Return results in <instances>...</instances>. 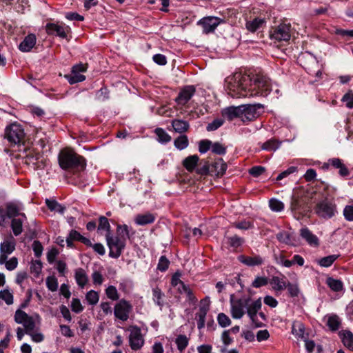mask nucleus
I'll return each instance as SVG.
<instances>
[{"mask_svg":"<svg viewBox=\"0 0 353 353\" xmlns=\"http://www.w3.org/2000/svg\"><path fill=\"white\" fill-rule=\"evenodd\" d=\"M227 90L233 98L268 96L272 90L270 79L263 74L236 73L226 79Z\"/></svg>","mask_w":353,"mask_h":353,"instance_id":"1","label":"nucleus"},{"mask_svg":"<svg viewBox=\"0 0 353 353\" xmlns=\"http://www.w3.org/2000/svg\"><path fill=\"white\" fill-rule=\"evenodd\" d=\"M230 313L233 319H240L247 313L255 327L263 325V323L257 320V313L262 306L261 298L252 302L250 296L243 295L238 297L232 294L230 296Z\"/></svg>","mask_w":353,"mask_h":353,"instance_id":"2","label":"nucleus"},{"mask_svg":"<svg viewBox=\"0 0 353 353\" xmlns=\"http://www.w3.org/2000/svg\"><path fill=\"white\" fill-rule=\"evenodd\" d=\"M58 160L60 167L63 170L81 171L86 166V161L84 157L69 149L61 150L59 154Z\"/></svg>","mask_w":353,"mask_h":353,"instance_id":"3","label":"nucleus"},{"mask_svg":"<svg viewBox=\"0 0 353 353\" xmlns=\"http://www.w3.org/2000/svg\"><path fill=\"white\" fill-rule=\"evenodd\" d=\"M105 239L110 250L109 256L118 259L125 247L126 238L113 236L111 234H105Z\"/></svg>","mask_w":353,"mask_h":353,"instance_id":"4","label":"nucleus"},{"mask_svg":"<svg viewBox=\"0 0 353 353\" xmlns=\"http://www.w3.org/2000/svg\"><path fill=\"white\" fill-rule=\"evenodd\" d=\"M5 137L12 145H20L24 141V130L21 125L12 123L6 128Z\"/></svg>","mask_w":353,"mask_h":353,"instance_id":"5","label":"nucleus"},{"mask_svg":"<svg viewBox=\"0 0 353 353\" xmlns=\"http://www.w3.org/2000/svg\"><path fill=\"white\" fill-rule=\"evenodd\" d=\"M314 210L319 216L325 219H331L337 212L336 204L328 199L319 201L316 205Z\"/></svg>","mask_w":353,"mask_h":353,"instance_id":"6","label":"nucleus"},{"mask_svg":"<svg viewBox=\"0 0 353 353\" xmlns=\"http://www.w3.org/2000/svg\"><path fill=\"white\" fill-rule=\"evenodd\" d=\"M291 24L282 23L270 30V36L272 39L278 41H288L291 38Z\"/></svg>","mask_w":353,"mask_h":353,"instance_id":"7","label":"nucleus"},{"mask_svg":"<svg viewBox=\"0 0 353 353\" xmlns=\"http://www.w3.org/2000/svg\"><path fill=\"white\" fill-rule=\"evenodd\" d=\"M290 209L294 216L300 219L307 212V202L303 197L292 196L290 203Z\"/></svg>","mask_w":353,"mask_h":353,"instance_id":"8","label":"nucleus"},{"mask_svg":"<svg viewBox=\"0 0 353 353\" xmlns=\"http://www.w3.org/2000/svg\"><path fill=\"white\" fill-rule=\"evenodd\" d=\"M21 210V205L15 202H8L6 204V209H0V221H4L6 217L9 219H14L17 216H21L25 219L26 216L24 213H20Z\"/></svg>","mask_w":353,"mask_h":353,"instance_id":"9","label":"nucleus"},{"mask_svg":"<svg viewBox=\"0 0 353 353\" xmlns=\"http://www.w3.org/2000/svg\"><path fill=\"white\" fill-rule=\"evenodd\" d=\"M132 310L131 304L125 299H121L117 303L114 309V314L117 319L126 321Z\"/></svg>","mask_w":353,"mask_h":353,"instance_id":"10","label":"nucleus"},{"mask_svg":"<svg viewBox=\"0 0 353 353\" xmlns=\"http://www.w3.org/2000/svg\"><path fill=\"white\" fill-rule=\"evenodd\" d=\"M130 332L129 342L131 349L135 351L141 349L144 344L141 329L136 325L132 326L130 327Z\"/></svg>","mask_w":353,"mask_h":353,"instance_id":"11","label":"nucleus"},{"mask_svg":"<svg viewBox=\"0 0 353 353\" xmlns=\"http://www.w3.org/2000/svg\"><path fill=\"white\" fill-rule=\"evenodd\" d=\"M223 20L216 17H203L198 21V24L203 28V32L209 34L213 32L216 27L223 23Z\"/></svg>","mask_w":353,"mask_h":353,"instance_id":"12","label":"nucleus"},{"mask_svg":"<svg viewBox=\"0 0 353 353\" xmlns=\"http://www.w3.org/2000/svg\"><path fill=\"white\" fill-rule=\"evenodd\" d=\"M210 302L209 297L203 299L201 301L202 305L199 307V312L196 314L197 327L199 330L205 327V317L210 309Z\"/></svg>","mask_w":353,"mask_h":353,"instance_id":"13","label":"nucleus"},{"mask_svg":"<svg viewBox=\"0 0 353 353\" xmlns=\"http://www.w3.org/2000/svg\"><path fill=\"white\" fill-rule=\"evenodd\" d=\"M243 105V108L245 109L242 114L243 121H250L254 120L258 117L257 110L263 108V105L260 103L254 105L247 104Z\"/></svg>","mask_w":353,"mask_h":353,"instance_id":"14","label":"nucleus"},{"mask_svg":"<svg viewBox=\"0 0 353 353\" xmlns=\"http://www.w3.org/2000/svg\"><path fill=\"white\" fill-rule=\"evenodd\" d=\"M195 88L193 85H188L183 88L176 98V102L181 105H185L195 93Z\"/></svg>","mask_w":353,"mask_h":353,"instance_id":"15","label":"nucleus"},{"mask_svg":"<svg viewBox=\"0 0 353 353\" xmlns=\"http://www.w3.org/2000/svg\"><path fill=\"white\" fill-rule=\"evenodd\" d=\"M238 260L248 267L259 266L264 263V259L254 254L252 256L240 255L238 256Z\"/></svg>","mask_w":353,"mask_h":353,"instance_id":"16","label":"nucleus"},{"mask_svg":"<svg viewBox=\"0 0 353 353\" xmlns=\"http://www.w3.org/2000/svg\"><path fill=\"white\" fill-rule=\"evenodd\" d=\"M245 109L243 105L230 106L222 110V116L229 121H232L235 118H241L242 119L243 111Z\"/></svg>","mask_w":353,"mask_h":353,"instance_id":"17","label":"nucleus"},{"mask_svg":"<svg viewBox=\"0 0 353 353\" xmlns=\"http://www.w3.org/2000/svg\"><path fill=\"white\" fill-rule=\"evenodd\" d=\"M68 27H64L57 23H49L46 25V32L48 34L58 36L62 39L67 37Z\"/></svg>","mask_w":353,"mask_h":353,"instance_id":"18","label":"nucleus"},{"mask_svg":"<svg viewBox=\"0 0 353 353\" xmlns=\"http://www.w3.org/2000/svg\"><path fill=\"white\" fill-rule=\"evenodd\" d=\"M300 236L312 247L319 245V238L314 234L307 228H302L300 230Z\"/></svg>","mask_w":353,"mask_h":353,"instance_id":"19","label":"nucleus"},{"mask_svg":"<svg viewBox=\"0 0 353 353\" xmlns=\"http://www.w3.org/2000/svg\"><path fill=\"white\" fill-rule=\"evenodd\" d=\"M37 37L34 34H28L21 42L19 49L23 52H30L35 46Z\"/></svg>","mask_w":353,"mask_h":353,"instance_id":"20","label":"nucleus"},{"mask_svg":"<svg viewBox=\"0 0 353 353\" xmlns=\"http://www.w3.org/2000/svg\"><path fill=\"white\" fill-rule=\"evenodd\" d=\"M272 289L276 292H281L286 288V280L284 276L279 277L273 276L269 281Z\"/></svg>","mask_w":353,"mask_h":353,"instance_id":"21","label":"nucleus"},{"mask_svg":"<svg viewBox=\"0 0 353 353\" xmlns=\"http://www.w3.org/2000/svg\"><path fill=\"white\" fill-rule=\"evenodd\" d=\"M265 19L256 17L252 20L248 21L245 27L248 31L254 32L265 26Z\"/></svg>","mask_w":353,"mask_h":353,"instance_id":"22","label":"nucleus"},{"mask_svg":"<svg viewBox=\"0 0 353 353\" xmlns=\"http://www.w3.org/2000/svg\"><path fill=\"white\" fill-rule=\"evenodd\" d=\"M155 221V216L150 212L139 214L134 219V222L138 225H145L152 223Z\"/></svg>","mask_w":353,"mask_h":353,"instance_id":"23","label":"nucleus"},{"mask_svg":"<svg viewBox=\"0 0 353 353\" xmlns=\"http://www.w3.org/2000/svg\"><path fill=\"white\" fill-rule=\"evenodd\" d=\"M75 281L81 288H83L88 282V276L83 268H77L74 272Z\"/></svg>","mask_w":353,"mask_h":353,"instance_id":"24","label":"nucleus"},{"mask_svg":"<svg viewBox=\"0 0 353 353\" xmlns=\"http://www.w3.org/2000/svg\"><path fill=\"white\" fill-rule=\"evenodd\" d=\"M171 123L174 130L180 134L187 132L190 128L189 123L183 119H173Z\"/></svg>","mask_w":353,"mask_h":353,"instance_id":"25","label":"nucleus"},{"mask_svg":"<svg viewBox=\"0 0 353 353\" xmlns=\"http://www.w3.org/2000/svg\"><path fill=\"white\" fill-rule=\"evenodd\" d=\"M343 345L349 350L353 351V334L349 330H343L339 332Z\"/></svg>","mask_w":353,"mask_h":353,"instance_id":"26","label":"nucleus"},{"mask_svg":"<svg viewBox=\"0 0 353 353\" xmlns=\"http://www.w3.org/2000/svg\"><path fill=\"white\" fill-rule=\"evenodd\" d=\"M199 161L198 155H190L183 161V165L188 172H192L197 165Z\"/></svg>","mask_w":353,"mask_h":353,"instance_id":"27","label":"nucleus"},{"mask_svg":"<svg viewBox=\"0 0 353 353\" xmlns=\"http://www.w3.org/2000/svg\"><path fill=\"white\" fill-rule=\"evenodd\" d=\"M15 250V241L13 237L10 240L4 241L0 245V252L10 254Z\"/></svg>","mask_w":353,"mask_h":353,"instance_id":"28","label":"nucleus"},{"mask_svg":"<svg viewBox=\"0 0 353 353\" xmlns=\"http://www.w3.org/2000/svg\"><path fill=\"white\" fill-rule=\"evenodd\" d=\"M165 294L158 287L152 289V300L160 307L164 305Z\"/></svg>","mask_w":353,"mask_h":353,"instance_id":"29","label":"nucleus"},{"mask_svg":"<svg viewBox=\"0 0 353 353\" xmlns=\"http://www.w3.org/2000/svg\"><path fill=\"white\" fill-rule=\"evenodd\" d=\"M45 203L48 208L52 212L54 211L63 214L65 210V208L59 203L56 200L46 199Z\"/></svg>","mask_w":353,"mask_h":353,"instance_id":"30","label":"nucleus"},{"mask_svg":"<svg viewBox=\"0 0 353 353\" xmlns=\"http://www.w3.org/2000/svg\"><path fill=\"white\" fill-rule=\"evenodd\" d=\"M281 145V142L272 138L261 144V149L266 151H275Z\"/></svg>","mask_w":353,"mask_h":353,"instance_id":"31","label":"nucleus"},{"mask_svg":"<svg viewBox=\"0 0 353 353\" xmlns=\"http://www.w3.org/2000/svg\"><path fill=\"white\" fill-rule=\"evenodd\" d=\"M339 256V254H332L323 257L317 261V263L321 267L329 268L334 263Z\"/></svg>","mask_w":353,"mask_h":353,"instance_id":"32","label":"nucleus"},{"mask_svg":"<svg viewBox=\"0 0 353 353\" xmlns=\"http://www.w3.org/2000/svg\"><path fill=\"white\" fill-rule=\"evenodd\" d=\"M154 133L157 136V141L159 143H167L171 141L170 135H169L163 128H156Z\"/></svg>","mask_w":353,"mask_h":353,"instance_id":"33","label":"nucleus"},{"mask_svg":"<svg viewBox=\"0 0 353 353\" xmlns=\"http://www.w3.org/2000/svg\"><path fill=\"white\" fill-rule=\"evenodd\" d=\"M189 339L185 335L179 334L175 339V343L177 346V349L182 352L188 345Z\"/></svg>","mask_w":353,"mask_h":353,"instance_id":"34","label":"nucleus"},{"mask_svg":"<svg viewBox=\"0 0 353 353\" xmlns=\"http://www.w3.org/2000/svg\"><path fill=\"white\" fill-rule=\"evenodd\" d=\"M326 283L330 288L334 292H340L343 290V284L340 280L329 277Z\"/></svg>","mask_w":353,"mask_h":353,"instance_id":"35","label":"nucleus"},{"mask_svg":"<svg viewBox=\"0 0 353 353\" xmlns=\"http://www.w3.org/2000/svg\"><path fill=\"white\" fill-rule=\"evenodd\" d=\"M11 228L13 234L17 236L23 232V220L21 219L14 218L11 221Z\"/></svg>","mask_w":353,"mask_h":353,"instance_id":"36","label":"nucleus"},{"mask_svg":"<svg viewBox=\"0 0 353 353\" xmlns=\"http://www.w3.org/2000/svg\"><path fill=\"white\" fill-rule=\"evenodd\" d=\"M188 144L189 141L188 137L185 134L178 137L174 141V146L180 150L185 149L188 146Z\"/></svg>","mask_w":353,"mask_h":353,"instance_id":"37","label":"nucleus"},{"mask_svg":"<svg viewBox=\"0 0 353 353\" xmlns=\"http://www.w3.org/2000/svg\"><path fill=\"white\" fill-rule=\"evenodd\" d=\"M25 329L26 334H31L35 328V321L33 316H28L23 323H21Z\"/></svg>","mask_w":353,"mask_h":353,"instance_id":"38","label":"nucleus"},{"mask_svg":"<svg viewBox=\"0 0 353 353\" xmlns=\"http://www.w3.org/2000/svg\"><path fill=\"white\" fill-rule=\"evenodd\" d=\"M65 78L70 84L81 82L85 79V77L84 75L72 71L70 74L65 75Z\"/></svg>","mask_w":353,"mask_h":353,"instance_id":"39","label":"nucleus"},{"mask_svg":"<svg viewBox=\"0 0 353 353\" xmlns=\"http://www.w3.org/2000/svg\"><path fill=\"white\" fill-rule=\"evenodd\" d=\"M340 319L336 315L330 316L327 319V325L332 331L337 330L340 327Z\"/></svg>","mask_w":353,"mask_h":353,"instance_id":"40","label":"nucleus"},{"mask_svg":"<svg viewBox=\"0 0 353 353\" xmlns=\"http://www.w3.org/2000/svg\"><path fill=\"white\" fill-rule=\"evenodd\" d=\"M269 206L274 212H281L284 209V203L279 199H271L269 201Z\"/></svg>","mask_w":353,"mask_h":353,"instance_id":"41","label":"nucleus"},{"mask_svg":"<svg viewBox=\"0 0 353 353\" xmlns=\"http://www.w3.org/2000/svg\"><path fill=\"white\" fill-rule=\"evenodd\" d=\"M85 299L90 305H94L99 302V295L96 291L90 290L87 292Z\"/></svg>","mask_w":353,"mask_h":353,"instance_id":"42","label":"nucleus"},{"mask_svg":"<svg viewBox=\"0 0 353 353\" xmlns=\"http://www.w3.org/2000/svg\"><path fill=\"white\" fill-rule=\"evenodd\" d=\"M99 224L98 226V230H105L106 231V234H111L110 233V225L109 223L108 219L102 216L99 217Z\"/></svg>","mask_w":353,"mask_h":353,"instance_id":"43","label":"nucleus"},{"mask_svg":"<svg viewBox=\"0 0 353 353\" xmlns=\"http://www.w3.org/2000/svg\"><path fill=\"white\" fill-rule=\"evenodd\" d=\"M227 240H228V243L231 247L234 248H239L244 242L243 239L237 235L228 237Z\"/></svg>","mask_w":353,"mask_h":353,"instance_id":"44","label":"nucleus"},{"mask_svg":"<svg viewBox=\"0 0 353 353\" xmlns=\"http://www.w3.org/2000/svg\"><path fill=\"white\" fill-rule=\"evenodd\" d=\"M268 283L269 279L268 277L257 276L252 281V286L255 288H259L261 287L265 286Z\"/></svg>","mask_w":353,"mask_h":353,"instance_id":"45","label":"nucleus"},{"mask_svg":"<svg viewBox=\"0 0 353 353\" xmlns=\"http://www.w3.org/2000/svg\"><path fill=\"white\" fill-rule=\"evenodd\" d=\"M117 233V236L126 238V239L130 238L129 229L127 225H118Z\"/></svg>","mask_w":353,"mask_h":353,"instance_id":"46","label":"nucleus"},{"mask_svg":"<svg viewBox=\"0 0 353 353\" xmlns=\"http://www.w3.org/2000/svg\"><path fill=\"white\" fill-rule=\"evenodd\" d=\"M105 294L112 301H117L119 299L117 290L116 287L113 285H110L106 288Z\"/></svg>","mask_w":353,"mask_h":353,"instance_id":"47","label":"nucleus"},{"mask_svg":"<svg viewBox=\"0 0 353 353\" xmlns=\"http://www.w3.org/2000/svg\"><path fill=\"white\" fill-rule=\"evenodd\" d=\"M0 299L3 300L7 305L13 303V295L8 290L0 291Z\"/></svg>","mask_w":353,"mask_h":353,"instance_id":"48","label":"nucleus"},{"mask_svg":"<svg viewBox=\"0 0 353 353\" xmlns=\"http://www.w3.org/2000/svg\"><path fill=\"white\" fill-rule=\"evenodd\" d=\"M341 101L345 103V105L349 109L353 108V92L352 90L345 93L341 99Z\"/></svg>","mask_w":353,"mask_h":353,"instance_id":"49","label":"nucleus"},{"mask_svg":"<svg viewBox=\"0 0 353 353\" xmlns=\"http://www.w3.org/2000/svg\"><path fill=\"white\" fill-rule=\"evenodd\" d=\"M219 325L222 327H225L231 324L230 319L224 313H220L217 316Z\"/></svg>","mask_w":353,"mask_h":353,"instance_id":"50","label":"nucleus"},{"mask_svg":"<svg viewBox=\"0 0 353 353\" xmlns=\"http://www.w3.org/2000/svg\"><path fill=\"white\" fill-rule=\"evenodd\" d=\"M46 286L52 292H55L58 289V281L54 276H48L46 279Z\"/></svg>","mask_w":353,"mask_h":353,"instance_id":"51","label":"nucleus"},{"mask_svg":"<svg viewBox=\"0 0 353 353\" xmlns=\"http://www.w3.org/2000/svg\"><path fill=\"white\" fill-rule=\"evenodd\" d=\"M170 265V261L167 259L165 256H161L159 260V263L157 265V270L161 272L166 271Z\"/></svg>","mask_w":353,"mask_h":353,"instance_id":"52","label":"nucleus"},{"mask_svg":"<svg viewBox=\"0 0 353 353\" xmlns=\"http://www.w3.org/2000/svg\"><path fill=\"white\" fill-rule=\"evenodd\" d=\"M212 146V141L208 139L201 140L199 143V151L201 154L207 152Z\"/></svg>","mask_w":353,"mask_h":353,"instance_id":"53","label":"nucleus"},{"mask_svg":"<svg viewBox=\"0 0 353 353\" xmlns=\"http://www.w3.org/2000/svg\"><path fill=\"white\" fill-rule=\"evenodd\" d=\"M286 288L291 297L298 296L299 294V289L296 284H293L290 282L286 283Z\"/></svg>","mask_w":353,"mask_h":353,"instance_id":"54","label":"nucleus"},{"mask_svg":"<svg viewBox=\"0 0 353 353\" xmlns=\"http://www.w3.org/2000/svg\"><path fill=\"white\" fill-rule=\"evenodd\" d=\"M29 315L21 309L17 310L14 314V321L17 323L21 324Z\"/></svg>","mask_w":353,"mask_h":353,"instance_id":"55","label":"nucleus"},{"mask_svg":"<svg viewBox=\"0 0 353 353\" xmlns=\"http://www.w3.org/2000/svg\"><path fill=\"white\" fill-rule=\"evenodd\" d=\"M212 151L216 154L223 155L226 153V148L220 143L216 142L213 144L212 143Z\"/></svg>","mask_w":353,"mask_h":353,"instance_id":"56","label":"nucleus"},{"mask_svg":"<svg viewBox=\"0 0 353 353\" xmlns=\"http://www.w3.org/2000/svg\"><path fill=\"white\" fill-rule=\"evenodd\" d=\"M276 239L281 243H283L285 244L290 243V235L286 231H281L276 234Z\"/></svg>","mask_w":353,"mask_h":353,"instance_id":"57","label":"nucleus"},{"mask_svg":"<svg viewBox=\"0 0 353 353\" xmlns=\"http://www.w3.org/2000/svg\"><path fill=\"white\" fill-rule=\"evenodd\" d=\"M233 226L237 229L244 230H247L254 227L252 223L245 220L237 223H234Z\"/></svg>","mask_w":353,"mask_h":353,"instance_id":"58","label":"nucleus"},{"mask_svg":"<svg viewBox=\"0 0 353 353\" xmlns=\"http://www.w3.org/2000/svg\"><path fill=\"white\" fill-rule=\"evenodd\" d=\"M42 270V263L41 261L36 260L32 263L30 266V270L32 273H34L35 276H38Z\"/></svg>","mask_w":353,"mask_h":353,"instance_id":"59","label":"nucleus"},{"mask_svg":"<svg viewBox=\"0 0 353 353\" xmlns=\"http://www.w3.org/2000/svg\"><path fill=\"white\" fill-rule=\"evenodd\" d=\"M223 124V121L220 119H214L212 122L208 123L206 127L208 131H214L217 130Z\"/></svg>","mask_w":353,"mask_h":353,"instance_id":"60","label":"nucleus"},{"mask_svg":"<svg viewBox=\"0 0 353 353\" xmlns=\"http://www.w3.org/2000/svg\"><path fill=\"white\" fill-rule=\"evenodd\" d=\"M265 168L261 165L254 166L250 169L249 173L254 177H258L264 173Z\"/></svg>","mask_w":353,"mask_h":353,"instance_id":"61","label":"nucleus"},{"mask_svg":"<svg viewBox=\"0 0 353 353\" xmlns=\"http://www.w3.org/2000/svg\"><path fill=\"white\" fill-rule=\"evenodd\" d=\"M56 269L61 276H65L67 272V264L65 261L59 260L56 262Z\"/></svg>","mask_w":353,"mask_h":353,"instance_id":"62","label":"nucleus"},{"mask_svg":"<svg viewBox=\"0 0 353 353\" xmlns=\"http://www.w3.org/2000/svg\"><path fill=\"white\" fill-rule=\"evenodd\" d=\"M18 265V259L17 257L13 256L6 261L5 263L6 268L9 271H12L17 268Z\"/></svg>","mask_w":353,"mask_h":353,"instance_id":"63","label":"nucleus"},{"mask_svg":"<svg viewBox=\"0 0 353 353\" xmlns=\"http://www.w3.org/2000/svg\"><path fill=\"white\" fill-rule=\"evenodd\" d=\"M343 216L348 221H353V205H346L343 210Z\"/></svg>","mask_w":353,"mask_h":353,"instance_id":"64","label":"nucleus"}]
</instances>
